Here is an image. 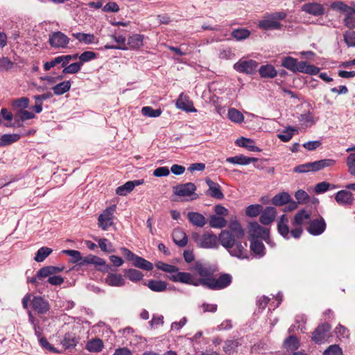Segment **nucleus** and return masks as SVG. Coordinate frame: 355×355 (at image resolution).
Listing matches in <instances>:
<instances>
[{
    "label": "nucleus",
    "instance_id": "obj_40",
    "mask_svg": "<svg viewBox=\"0 0 355 355\" xmlns=\"http://www.w3.org/2000/svg\"><path fill=\"white\" fill-rule=\"evenodd\" d=\"M125 276L131 282H137L142 279L144 275L139 270L136 269H126L124 270Z\"/></svg>",
    "mask_w": 355,
    "mask_h": 355
},
{
    "label": "nucleus",
    "instance_id": "obj_26",
    "mask_svg": "<svg viewBox=\"0 0 355 355\" xmlns=\"http://www.w3.org/2000/svg\"><path fill=\"white\" fill-rule=\"evenodd\" d=\"M235 143L237 146L243 147L252 152L261 151V149L255 146L254 141L251 139L241 137V138L237 139Z\"/></svg>",
    "mask_w": 355,
    "mask_h": 355
},
{
    "label": "nucleus",
    "instance_id": "obj_63",
    "mask_svg": "<svg viewBox=\"0 0 355 355\" xmlns=\"http://www.w3.org/2000/svg\"><path fill=\"white\" fill-rule=\"evenodd\" d=\"M120 250L123 255V257L128 260V261H132L135 259L137 254H134L132 252H131L129 249L121 247L120 248Z\"/></svg>",
    "mask_w": 355,
    "mask_h": 355
},
{
    "label": "nucleus",
    "instance_id": "obj_50",
    "mask_svg": "<svg viewBox=\"0 0 355 355\" xmlns=\"http://www.w3.org/2000/svg\"><path fill=\"white\" fill-rule=\"evenodd\" d=\"M156 266L158 269L163 270L164 272H169V273H175V274H173L172 275H175L179 272L178 267L173 266V265L168 264V263H165L164 262H161V261L158 262L157 263Z\"/></svg>",
    "mask_w": 355,
    "mask_h": 355
},
{
    "label": "nucleus",
    "instance_id": "obj_27",
    "mask_svg": "<svg viewBox=\"0 0 355 355\" xmlns=\"http://www.w3.org/2000/svg\"><path fill=\"white\" fill-rule=\"evenodd\" d=\"M173 239L176 245L182 248L186 246L188 242L186 233L179 228L174 230Z\"/></svg>",
    "mask_w": 355,
    "mask_h": 355
},
{
    "label": "nucleus",
    "instance_id": "obj_16",
    "mask_svg": "<svg viewBox=\"0 0 355 355\" xmlns=\"http://www.w3.org/2000/svg\"><path fill=\"white\" fill-rule=\"evenodd\" d=\"M205 182L209 187L206 193L208 196L218 200H221L224 198V194L221 191V187L218 183L212 181L209 178L206 179Z\"/></svg>",
    "mask_w": 355,
    "mask_h": 355
},
{
    "label": "nucleus",
    "instance_id": "obj_54",
    "mask_svg": "<svg viewBox=\"0 0 355 355\" xmlns=\"http://www.w3.org/2000/svg\"><path fill=\"white\" fill-rule=\"evenodd\" d=\"M295 197L300 204H305L309 200V196L308 193L302 189L295 192Z\"/></svg>",
    "mask_w": 355,
    "mask_h": 355
},
{
    "label": "nucleus",
    "instance_id": "obj_64",
    "mask_svg": "<svg viewBox=\"0 0 355 355\" xmlns=\"http://www.w3.org/2000/svg\"><path fill=\"white\" fill-rule=\"evenodd\" d=\"M343 23L349 28H355V17H352V14L347 15L343 19Z\"/></svg>",
    "mask_w": 355,
    "mask_h": 355
},
{
    "label": "nucleus",
    "instance_id": "obj_24",
    "mask_svg": "<svg viewBox=\"0 0 355 355\" xmlns=\"http://www.w3.org/2000/svg\"><path fill=\"white\" fill-rule=\"evenodd\" d=\"M311 211L305 209L300 210L294 216L293 224L301 226L311 219Z\"/></svg>",
    "mask_w": 355,
    "mask_h": 355
},
{
    "label": "nucleus",
    "instance_id": "obj_6",
    "mask_svg": "<svg viewBox=\"0 0 355 355\" xmlns=\"http://www.w3.org/2000/svg\"><path fill=\"white\" fill-rule=\"evenodd\" d=\"M320 68L304 61L298 62L297 59L290 57V71L300 72L309 75H316L320 72Z\"/></svg>",
    "mask_w": 355,
    "mask_h": 355
},
{
    "label": "nucleus",
    "instance_id": "obj_2",
    "mask_svg": "<svg viewBox=\"0 0 355 355\" xmlns=\"http://www.w3.org/2000/svg\"><path fill=\"white\" fill-rule=\"evenodd\" d=\"M168 279L174 282H180L195 286L202 285L214 291L224 289L228 287L232 282V275L227 273L222 274L218 278L212 276L211 279H195L191 273L178 272L168 276Z\"/></svg>",
    "mask_w": 355,
    "mask_h": 355
},
{
    "label": "nucleus",
    "instance_id": "obj_34",
    "mask_svg": "<svg viewBox=\"0 0 355 355\" xmlns=\"http://www.w3.org/2000/svg\"><path fill=\"white\" fill-rule=\"evenodd\" d=\"M80 263L94 264L95 266H103L106 267V268H108V266H106L105 261L103 259L95 255H89L84 257L83 261H82Z\"/></svg>",
    "mask_w": 355,
    "mask_h": 355
},
{
    "label": "nucleus",
    "instance_id": "obj_3",
    "mask_svg": "<svg viewBox=\"0 0 355 355\" xmlns=\"http://www.w3.org/2000/svg\"><path fill=\"white\" fill-rule=\"evenodd\" d=\"M286 16L287 13L284 11L266 12L259 21L257 26L265 31L279 30L282 27L279 21L284 19Z\"/></svg>",
    "mask_w": 355,
    "mask_h": 355
},
{
    "label": "nucleus",
    "instance_id": "obj_9",
    "mask_svg": "<svg viewBox=\"0 0 355 355\" xmlns=\"http://www.w3.org/2000/svg\"><path fill=\"white\" fill-rule=\"evenodd\" d=\"M116 205H113L107 207L98 218V225L103 230H107L114 224V214L116 211Z\"/></svg>",
    "mask_w": 355,
    "mask_h": 355
},
{
    "label": "nucleus",
    "instance_id": "obj_28",
    "mask_svg": "<svg viewBox=\"0 0 355 355\" xmlns=\"http://www.w3.org/2000/svg\"><path fill=\"white\" fill-rule=\"evenodd\" d=\"M250 241V250L254 254L258 255L259 257H262L265 255V247L262 241L258 239H251Z\"/></svg>",
    "mask_w": 355,
    "mask_h": 355
},
{
    "label": "nucleus",
    "instance_id": "obj_43",
    "mask_svg": "<svg viewBox=\"0 0 355 355\" xmlns=\"http://www.w3.org/2000/svg\"><path fill=\"white\" fill-rule=\"evenodd\" d=\"M272 203L275 206H282L288 203V193L282 192L275 195L272 199Z\"/></svg>",
    "mask_w": 355,
    "mask_h": 355
},
{
    "label": "nucleus",
    "instance_id": "obj_11",
    "mask_svg": "<svg viewBox=\"0 0 355 355\" xmlns=\"http://www.w3.org/2000/svg\"><path fill=\"white\" fill-rule=\"evenodd\" d=\"M258 65L255 60L240 59L234 64L233 68L239 73L253 74L256 72Z\"/></svg>",
    "mask_w": 355,
    "mask_h": 355
},
{
    "label": "nucleus",
    "instance_id": "obj_48",
    "mask_svg": "<svg viewBox=\"0 0 355 355\" xmlns=\"http://www.w3.org/2000/svg\"><path fill=\"white\" fill-rule=\"evenodd\" d=\"M263 209V207L260 205L255 204L251 205L247 207L245 214L250 217H256L261 214Z\"/></svg>",
    "mask_w": 355,
    "mask_h": 355
},
{
    "label": "nucleus",
    "instance_id": "obj_32",
    "mask_svg": "<svg viewBox=\"0 0 355 355\" xmlns=\"http://www.w3.org/2000/svg\"><path fill=\"white\" fill-rule=\"evenodd\" d=\"M193 269L201 277L199 279H211L213 275L210 268L204 266L201 263H197Z\"/></svg>",
    "mask_w": 355,
    "mask_h": 355
},
{
    "label": "nucleus",
    "instance_id": "obj_8",
    "mask_svg": "<svg viewBox=\"0 0 355 355\" xmlns=\"http://www.w3.org/2000/svg\"><path fill=\"white\" fill-rule=\"evenodd\" d=\"M70 39L61 31H54L49 35V43L55 49H64L68 46Z\"/></svg>",
    "mask_w": 355,
    "mask_h": 355
},
{
    "label": "nucleus",
    "instance_id": "obj_30",
    "mask_svg": "<svg viewBox=\"0 0 355 355\" xmlns=\"http://www.w3.org/2000/svg\"><path fill=\"white\" fill-rule=\"evenodd\" d=\"M288 220L286 215H282L277 223L278 232L279 234L283 236L285 239H287L288 236Z\"/></svg>",
    "mask_w": 355,
    "mask_h": 355
},
{
    "label": "nucleus",
    "instance_id": "obj_14",
    "mask_svg": "<svg viewBox=\"0 0 355 355\" xmlns=\"http://www.w3.org/2000/svg\"><path fill=\"white\" fill-rule=\"evenodd\" d=\"M331 326L328 323H324L318 326L312 334V340L315 343H322L327 340L329 336Z\"/></svg>",
    "mask_w": 355,
    "mask_h": 355
},
{
    "label": "nucleus",
    "instance_id": "obj_47",
    "mask_svg": "<svg viewBox=\"0 0 355 355\" xmlns=\"http://www.w3.org/2000/svg\"><path fill=\"white\" fill-rule=\"evenodd\" d=\"M98 244L101 250L107 253H111L115 252L112 244L107 239H99Z\"/></svg>",
    "mask_w": 355,
    "mask_h": 355
},
{
    "label": "nucleus",
    "instance_id": "obj_1",
    "mask_svg": "<svg viewBox=\"0 0 355 355\" xmlns=\"http://www.w3.org/2000/svg\"><path fill=\"white\" fill-rule=\"evenodd\" d=\"M244 236L245 230L241 223L236 219L231 220L228 229L222 230L219 234L220 243L231 256L240 259H248L247 243L241 241Z\"/></svg>",
    "mask_w": 355,
    "mask_h": 355
},
{
    "label": "nucleus",
    "instance_id": "obj_4",
    "mask_svg": "<svg viewBox=\"0 0 355 355\" xmlns=\"http://www.w3.org/2000/svg\"><path fill=\"white\" fill-rule=\"evenodd\" d=\"M336 164V161L332 159H324L313 162H308L306 164H300L293 168L295 173H307V172H316L320 171L326 167L332 166Z\"/></svg>",
    "mask_w": 355,
    "mask_h": 355
},
{
    "label": "nucleus",
    "instance_id": "obj_13",
    "mask_svg": "<svg viewBox=\"0 0 355 355\" xmlns=\"http://www.w3.org/2000/svg\"><path fill=\"white\" fill-rule=\"evenodd\" d=\"M307 232L313 236H319L326 230L327 224L324 218L318 216L316 218L308 221Z\"/></svg>",
    "mask_w": 355,
    "mask_h": 355
},
{
    "label": "nucleus",
    "instance_id": "obj_49",
    "mask_svg": "<svg viewBox=\"0 0 355 355\" xmlns=\"http://www.w3.org/2000/svg\"><path fill=\"white\" fill-rule=\"evenodd\" d=\"M162 112L161 109L155 110L150 106L143 107L141 109L142 114L148 117H158L161 115Z\"/></svg>",
    "mask_w": 355,
    "mask_h": 355
},
{
    "label": "nucleus",
    "instance_id": "obj_45",
    "mask_svg": "<svg viewBox=\"0 0 355 355\" xmlns=\"http://www.w3.org/2000/svg\"><path fill=\"white\" fill-rule=\"evenodd\" d=\"M250 35L249 30L246 28H238L232 32V37L237 41H241L248 38Z\"/></svg>",
    "mask_w": 355,
    "mask_h": 355
},
{
    "label": "nucleus",
    "instance_id": "obj_10",
    "mask_svg": "<svg viewBox=\"0 0 355 355\" xmlns=\"http://www.w3.org/2000/svg\"><path fill=\"white\" fill-rule=\"evenodd\" d=\"M292 115L296 116L305 125L312 122V116L309 112V105L306 102L300 103L292 109Z\"/></svg>",
    "mask_w": 355,
    "mask_h": 355
},
{
    "label": "nucleus",
    "instance_id": "obj_18",
    "mask_svg": "<svg viewBox=\"0 0 355 355\" xmlns=\"http://www.w3.org/2000/svg\"><path fill=\"white\" fill-rule=\"evenodd\" d=\"M302 10L313 16H321L324 13V6L319 3H307L302 6Z\"/></svg>",
    "mask_w": 355,
    "mask_h": 355
},
{
    "label": "nucleus",
    "instance_id": "obj_23",
    "mask_svg": "<svg viewBox=\"0 0 355 355\" xmlns=\"http://www.w3.org/2000/svg\"><path fill=\"white\" fill-rule=\"evenodd\" d=\"M105 282L110 286L121 287L125 285V280L121 274L109 273Z\"/></svg>",
    "mask_w": 355,
    "mask_h": 355
},
{
    "label": "nucleus",
    "instance_id": "obj_20",
    "mask_svg": "<svg viewBox=\"0 0 355 355\" xmlns=\"http://www.w3.org/2000/svg\"><path fill=\"white\" fill-rule=\"evenodd\" d=\"M176 107L182 110L187 112H196V109L193 106L192 102L189 99L187 95L181 93L176 101Z\"/></svg>",
    "mask_w": 355,
    "mask_h": 355
},
{
    "label": "nucleus",
    "instance_id": "obj_44",
    "mask_svg": "<svg viewBox=\"0 0 355 355\" xmlns=\"http://www.w3.org/2000/svg\"><path fill=\"white\" fill-rule=\"evenodd\" d=\"M227 116L229 119L234 123H241L244 120L243 114L235 108H230L228 110Z\"/></svg>",
    "mask_w": 355,
    "mask_h": 355
},
{
    "label": "nucleus",
    "instance_id": "obj_41",
    "mask_svg": "<svg viewBox=\"0 0 355 355\" xmlns=\"http://www.w3.org/2000/svg\"><path fill=\"white\" fill-rule=\"evenodd\" d=\"M209 225L213 228H223L226 226L227 221L221 216L211 215L209 218Z\"/></svg>",
    "mask_w": 355,
    "mask_h": 355
},
{
    "label": "nucleus",
    "instance_id": "obj_61",
    "mask_svg": "<svg viewBox=\"0 0 355 355\" xmlns=\"http://www.w3.org/2000/svg\"><path fill=\"white\" fill-rule=\"evenodd\" d=\"M305 102L302 98L295 95L293 92L290 91V109L296 107L300 103Z\"/></svg>",
    "mask_w": 355,
    "mask_h": 355
},
{
    "label": "nucleus",
    "instance_id": "obj_12",
    "mask_svg": "<svg viewBox=\"0 0 355 355\" xmlns=\"http://www.w3.org/2000/svg\"><path fill=\"white\" fill-rule=\"evenodd\" d=\"M196 190V185L191 182L178 184L173 187V193L175 195L181 197L191 196V200L197 199L198 197V194L195 193Z\"/></svg>",
    "mask_w": 355,
    "mask_h": 355
},
{
    "label": "nucleus",
    "instance_id": "obj_5",
    "mask_svg": "<svg viewBox=\"0 0 355 355\" xmlns=\"http://www.w3.org/2000/svg\"><path fill=\"white\" fill-rule=\"evenodd\" d=\"M192 238L198 245L202 248H217L220 243L219 236L217 237L211 233H205L202 236L195 233L193 234Z\"/></svg>",
    "mask_w": 355,
    "mask_h": 355
},
{
    "label": "nucleus",
    "instance_id": "obj_7",
    "mask_svg": "<svg viewBox=\"0 0 355 355\" xmlns=\"http://www.w3.org/2000/svg\"><path fill=\"white\" fill-rule=\"evenodd\" d=\"M248 231L251 239H261L270 244L269 230L261 226L257 222H251L248 226Z\"/></svg>",
    "mask_w": 355,
    "mask_h": 355
},
{
    "label": "nucleus",
    "instance_id": "obj_33",
    "mask_svg": "<svg viewBox=\"0 0 355 355\" xmlns=\"http://www.w3.org/2000/svg\"><path fill=\"white\" fill-rule=\"evenodd\" d=\"M260 76L262 78H274L277 76V72L275 67L271 64L262 65L259 69Z\"/></svg>",
    "mask_w": 355,
    "mask_h": 355
},
{
    "label": "nucleus",
    "instance_id": "obj_57",
    "mask_svg": "<svg viewBox=\"0 0 355 355\" xmlns=\"http://www.w3.org/2000/svg\"><path fill=\"white\" fill-rule=\"evenodd\" d=\"M323 355H343L341 348L337 345H330L323 353Z\"/></svg>",
    "mask_w": 355,
    "mask_h": 355
},
{
    "label": "nucleus",
    "instance_id": "obj_19",
    "mask_svg": "<svg viewBox=\"0 0 355 355\" xmlns=\"http://www.w3.org/2000/svg\"><path fill=\"white\" fill-rule=\"evenodd\" d=\"M276 214L277 211L275 207H267L264 210L262 209L259 220L263 225H268L274 221Z\"/></svg>",
    "mask_w": 355,
    "mask_h": 355
},
{
    "label": "nucleus",
    "instance_id": "obj_58",
    "mask_svg": "<svg viewBox=\"0 0 355 355\" xmlns=\"http://www.w3.org/2000/svg\"><path fill=\"white\" fill-rule=\"evenodd\" d=\"M346 163L350 174L355 175V153H351L348 155Z\"/></svg>",
    "mask_w": 355,
    "mask_h": 355
},
{
    "label": "nucleus",
    "instance_id": "obj_51",
    "mask_svg": "<svg viewBox=\"0 0 355 355\" xmlns=\"http://www.w3.org/2000/svg\"><path fill=\"white\" fill-rule=\"evenodd\" d=\"M81 67H82V63H80L79 62H74V63H72L69 65H67L65 67H64V69L62 71L63 73L64 74H67V73H71V74H73V73H78L80 69H81Z\"/></svg>",
    "mask_w": 355,
    "mask_h": 355
},
{
    "label": "nucleus",
    "instance_id": "obj_15",
    "mask_svg": "<svg viewBox=\"0 0 355 355\" xmlns=\"http://www.w3.org/2000/svg\"><path fill=\"white\" fill-rule=\"evenodd\" d=\"M31 305L33 309L39 314H45L50 309L48 301L41 296H33Z\"/></svg>",
    "mask_w": 355,
    "mask_h": 355
},
{
    "label": "nucleus",
    "instance_id": "obj_39",
    "mask_svg": "<svg viewBox=\"0 0 355 355\" xmlns=\"http://www.w3.org/2000/svg\"><path fill=\"white\" fill-rule=\"evenodd\" d=\"M20 139L18 134H4L0 138V146L10 145Z\"/></svg>",
    "mask_w": 355,
    "mask_h": 355
},
{
    "label": "nucleus",
    "instance_id": "obj_31",
    "mask_svg": "<svg viewBox=\"0 0 355 355\" xmlns=\"http://www.w3.org/2000/svg\"><path fill=\"white\" fill-rule=\"evenodd\" d=\"M71 83L69 80L62 81L52 87L53 94L57 96L62 95L69 91Z\"/></svg>",
    "mask_w": 355,
    "mask_h": 355
},
{
    "label": "nucleus",
    "instance_id": "obj_52",
    "mask_svg": "<svg viewBox=\"0 0 355 355\" xmlns=\"http://www.w3.org/2000/svg\"><path fill=\"white\" fill-rule=\"evenodd\" d=\"M63 252L71 257V262L77 263L80 261H83L84 257L81 256V253L75 250H65Z\"/></svg>",
    "mask_w": 355,
    "mask_h": 355
},
{
    "label": "nucleus",
    "instance_id": "obj_56",
    "mask_svg": "<svg viewBox=\"0 0 355 355\" xmlns=\"http://www.w3.org/2000/svg\"><path fill=\"white\" fill-rule=\"evenodd\" d=\"M62 344L65 348L73 347L76 345V340L69 334H66L62 340Z\"/></svg>",
    "mask_w": 355,
    "mask_h": 355
},
{
    "label": "nucleus",
    "instance_id": "obj_37",
    "mask_svg": "<svg viewBox=\"0 0 355 355\" xmlns=\"http://www.w3.org/2000/svg\"><path fill=\"white\" fill-rule=\"evenodd\" d=\"M133 265L136 268H139L147 271L152 270L153 268V265L152 263L141 257H139L138 255H137L135 259L134 260Z\"/></svg>",
    "mask_w": 355,
    "mask_h": 355
},
{
    "label": "nucleus",
    "instance_id": "obj_25",
    "mask_svg": "<svg viewBox=\"0 0 355 355\" xmlns=\"http://www.w3.org/2000/svg\"><path fill=\"white\" fill-rule=\"evenodd\" d=\"M257 158L248 157L243 155L230 157L226 159L227 162L239 165H248L252 162H257Z\"/></svg>",
    "mask_w": 355,
    "mask_h": 355
},
{
    "label": "nucleus",
    "instance_id": "obj_62",
    "mask_svg": "<svg viewBox=\"0 0 355 355\" xmlns=\"http://www.w3.org/2000/svg\"><path fill=\"white\" fill-rule=\"evenodd\" d=\"M103 10L104 12H117L118 11H119V7L116 3L111 1L108 2L103 6Z\"/></svg>",
    "mask_w": 355,
    "mask_h": 355
},
{
    "label": "nucleus",
    "instance_id": "obj_22",
    "mask_svg": "<svg viewBox=\"0 0 355 355\" xmlns=\"http://www.w3.org/2000/svg\"><path fill=\"white\" fill-rule=\"evenodd\" d=\"M143 180L128 181L124 184L117 187L116 193L119 196H126L128 193H130L136 186L141 184Z\"/></svg>",
    "mask_w": 355,
    "mask_h": 355
},
{
    "label": "nucleus",
    "instance_id": "obj_53",
    "mask_svg": "<svg viewBox=\"0 0 355 355\" xmlns=\"http://www.w3.org/2000/svg\"><path fill=\"white\" fill-rule=\"evenodd\" d=\"M344 41L348 47L355 46V31H348L344 35Z\"/></svg>",
    "mask_w": 355,
    "mask_h": 355
},
{
    "label": "nucleus",
    "instance_id": "obj_60",
    "mask_svg": "<svg viewBox=\"0 0 355 355\" xmlns=\"http://www.w3.org/2000/svg\"><path fill=\"white\" fill-rule=\"evenodd\" d=\"M306 317L304 315H297L295 318V323L293 325V329H300L302 331L303 328L306 323Z\"/></svg>",
    "mask_w": 355,
    "mask_h": 355
},
{
    "label": "nucleus",
    "instance_id": "obj_46",
    "mask_svg": "<svg viewBox=\"0 0 355 355\" xmlns=\"http://www.w3.org/2000/svg\"><path fill=\"white\" fill-rule=\"evenodd\" d=\"M52 250L47 247L40 248L36 252L34 260L37 262H42L51 253Z\"/></svg>",
    "mask_w": 355,
    "mask_h": 355
},
{
    "label": "nucleus",
    "instance_id": "obj_59",
    "mask_svg": "<svg viewBox=\"0 0 355 355\" xmlns=\"http://www.w3.org/2000/svg\"><path fill=\"white\" fill-rule=\"evenodd\" d=\"M14 63L8 58L0 57V71H8L12 68Z\"/></svg>",
    "mask_w": 355,
    "mask_h": 355
},
{
    "label": "nucleus",
    "instance_id": "obj_42",
    "mask_svg": "<svg viewBox=\"0 0 355 355\" xmlns=\"http://www.w3.org/2000/svg\"><path fill=\"white\" fill-rule=\"evenodd\" d=\"M64 55H60L55 58L53 60L50 62H46L44 64V69L45 71H49L51 68L54 67L58 64H61L62 67L67 66V62H65Z\"/></svg>",
    "mask_w": 355,
    "mask_h": 355
},
{
    "label": "nucleus",
    "instance_id": "obj_55",
    "mask_svg": "<svg viewBox=\"0 0 355 355\" xmlns=\"http://www.w3.org/2000/svg\"><path fill=\"white\" fill-rule=\"evenodd\" d=\"M96 58V53L93 51H85L79 55L80 63L89 62Z\"/></svg>",
    "mask_w": 355,
    "mask_h": 355
},
{
    "label": "nucleus",
    "instance_id": "obj_21",
    "mask_svg": "<svg viewBox=\"0 0 355 355\" xmlns=\"http://www.w3.org/2000/svg\"><path fill=\"white\" fill-rule=\"evenodd\" d=\"M187 218L193 225L198 227H204L207 223L206 218L199 212L189 211Z\"/></svg>",
    "mask_w": 355,
    "mask_h": 355
},
{
    "label": "nucleus",
    "instance_id": "obj_38",
    "mask_svg": "<svg viewBox=\"0 0 355 355\" xmlns=\"http://www.w3.org/2000/svg\"><path fill=\"white\" fill-rule=\"evenodd\" d=\"M103 344L99 338L92 339L87 342L86 345V349L90 352H99L102 350Z\"/></svg>",
    "mask_w": 355,
    "mask_h": 355
},
{
    "label": "nucleus",
    "instance_id": "obj_36",
    "mask_svg": "<svg viewBox=\"0 0 355 355\" xmlns=\"http://www.w3.org/2000/svg\"><path fill=\"white\" fill-rule=\"evenodd\" d=\"M147 286L153 291L163 292L167 288V284L161 280H149L147 283Z\"/></svg>",
    "mask_w": 355,
    "mask_h": 355
},
{
    "label": "nucleus",
    "instance_id": "obj_17",
    "mask_svg": "<svg viewBox=\"0 0 355 355\" xmlns=\"http://www.w3.org/2000/svg\"><path fill=\"white\" fill-rule=\"evenodd\" d=\"M335 200L342 206H349L353 204L354 196L349 191L341 190L336 193Z\"/></svg>",
    "mask_w": 355,
    "mask_h": 355
},
{
    "label": "nucleus",
    "instance_id": "obj_29",
    "mask_svg": "<svg viewBox=\"0 0 355 355\" xmlns=\"http://www.w3.org/2000/svg\"><path fill=\"white\" fill-rule=\"evenodd\" d=\"M72 36L80 42L85 44H92L96 43V37L94 34L84 33H73Z\"/></svg>",
    "mask_w": 355,
    "mask_h": 355
},
{
    "label": "nucleus",
    "instance_id": "obj_35",
    "mask_svg": "<svg viewBox=\"0 0 355 355\" xmlns=\"http://www.w3.org/2000/svg\"><path fill=\"white\" fill-rule=\"evenodd\" d=\"M144 35L135 34L128 39V44L132 49H137L143 46Z\"/></svg>",
    "mask_w": 355,
    "mask_h": 355
}]
</instances>
